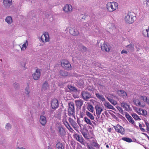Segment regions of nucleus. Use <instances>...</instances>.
<instances>
[{
    "label": "nucleus",
    "mask_w": 149,
    "mask_h": 149,
    "mask_svg": "<svg viewBox=\"0 0 149 149\" xmlns=\"http://www.w3.org/2000/svg\"><path fill=\"white\" fill-rule=\"evenodd\" d=\"M147 100V98L144 96H139L137 97V99L134 100V103L136 106H140L143 107L145 106V102Z\"/></svg>",
    "instance_id": "1"
},
{
    "label": "nucleus",
    "mask_w": 149,
    "mask_h": 149,
    "mask_svg": "<svg viewBox=\"0 0 149 149\" xmlns=\"http://www.w3.org/2000/svg\"><path fill=\"white\" fill-rule=\"evenodd\" d=\"M133 14V13L131 12H129L125 14L124 19L126 23L130 24L134 22L136 17L134 16Z\"/></svg>",
    "instance_id": "2"
},
{
    "label": "nucleus",
    "mask_w": 149,
    "mask_h": 149,
    "mask_svg": "<svg viewBox=\"0 0 149 149\" xmlns=\"http://www.w3.org/2000/svg\"><path fill=\"white\" fill-rule=\"evenodd\" d=\"M118 3L115 2H109L106 4V8L110 12H113L118 8Z\"/></svg>",
    "instance_id": "3"
},
{
    "label": "nucleus",
    "mask_w": 149,
    "mask_h": 149,
    "mask_svg": "<svg viewBox=\"0 0 149 149\" xmlns=\"http://www.w3.org/2000/svg\"><path fill=\"white\" fill-rule=\"evenodd\" d=\"M68 116H72L75 119L74 104L72 102H70L68 103Z\"/></svg>",
    "instance_id": "4"
},
{
    "label": "nucleus",
    "mask_w": 149,
    "mask_h": 149,
    "mask_svg": "<svg viewBox=\"0 0 149 149\" xmlns=\"http://www.w3.org/2000/svg\"><path fill=\"white\" fill-rule=\"evenodd\" d=\"M40 40L43 42H49V37L47 32L44 33L40 37Z\"/></svg>",
    "instance_id": "5"
},
{
    "label": "nucleus",
    "mask_w": 149,
    "mask_h": 149,
    "mask_svg": "<svg viewBox=\"0 0 149 149\" xmlns=\"http://www.w3.org/2000/svg\"><path fill=\"white\" fill-rule=\"evenodd\" d=\"M58 134L62 138L64 137L66 134V132L64 128L62 127H58Z\"/></svg>",
    "instance_id": "6"
},
{
    "label": "nucleus",
    "mask_w": 149,
    "mask_h": 149,
    "mask_svg": "<svg viewBox=\"0 0 149 149\" xmlns=\"http://www.w3.org/2000/svg\"><path fill=\"white\" fill-rule=\"evenodd\" d=\"M95 109L96 111V114L98 118L100 117V115L102 111L104 110L103 107H102L100 105H97L95 107Z\"/></svg>",
    "instance_id": "7"
},
{
    "label": "nucleus",
    "mask_w": 149,
    "mask_h": 149,
    "mask_svg": "<svg viewBox=\"0 0 149 149\" xmlns=\"http://www.w3.org/2000/svg\"><path fill=\"white\" fill-rule=\"evenodd\" d=\"M74 137L76 140L80 142L81 144L85 145V142L83 137L81 135H79L77 134H75L74 135Z\"/></svg>",
    "instance_id": "8"
},
{
    "label": "nucleus",
    "mask_w": 149,
    "mask_h": 149,
    "mask_svg": "<svg viewBox=\"0 0 149 149\" xmlns=\"http://www.w3.org/2000/svg\"><path fill=\"white\" fill-rule=\"evenodd\" d=\"M116 131L118 133L123 135L125 133V130L123 128L119 125H117L116 126L114 127Z\"/></svg>",
    "instance_id": "9"
},
{
    "label": "nucleus",
    "mask_w": 149,
    "mask_h": 149,
    "mask_svg": "<svg viewBox=\"0 0 149 149\" xmlns=\"http://www.w3.org/2000/svg\"><path fill=\"white\" fill-rule=\"evenodd\" d=\"M41 72L39 69H37L34 73L33 74V78L35 80H38L40 76Z\"/></svg>",
    "instance_id": "10"
},
{
    "label": "nucleus",
    "mask_w": 149,
    "mask_h": 149,
    "mask_svg": "<svg viewBox=\"0 0 149 149\" xmlns=\"http://www.w3.org/2000/svg\"><path fill=\"white\" fill-rule=\"evenodd\" d=\"M51 105L52 109H57L59 106L58 100L56 99H53L52 101Z\"/></svg>",
    "instance_id": "11"
},
{
    "label": "nucleus",
    "mask_w": 149,
    "mask_h": 149,
    "mask_svg": "<svg viewBox=\"0 0 149 149\" xmlns=\"http://www.w3.org/2000/svg\"><path fill=\"white\" fill-rule=\"evenodd\" d=\"M101 47L102 51L109 52L110 49V46L109 45L106 44L104 42L103 44H101Z\"/></svg>",
    "instance_id": "12"
},
{
    "label": "nucleus",
    "mask_w": 149,
    "mask_h": 149,
    "mask_svg": "<svg viewBox=\"0 0 149 149\" xmlns=\"http://www.w3.org/2000/svg\"><path fill=\"white\" fill-rule=\"evenodd\" d=\"M81 95L83 99L85 100L90 98L91 97V95L89 93L85 91L82 92Z\"/></svg>",
    "instance_id": "13"
},
{
    "label": "nucleus",
    "mask_w": 149,
    "mask_h": 149,
    "mask_svg": "<svg viewBox=\"0 0 149 149\" xmlns=\"http://www.w3.org/2000/svg\"><path fill=\"white\" fill-rule=\"evenodd\" d=\"M68 120L71 125L74 128L76 129L78 128V126L77 123L71 117L69 118Z\"/></svg>",
    "instance_id": "14"
},
{
    "label": "nucleus",
    "mask_w": 149,
    "mask_h": 149,
    "mask_svg": "<svg viewBox=\"0 0 149 149\" xmlns=\"http://www.w3.org/2000/svg\"><path fill=\"white\" fill-rule=\"evenodd\" d=\"M75 102L77 109H80L83 103V100H77L75 101Z\"/></svg>",
    "instance_id": "15"
},
{
    "label": "nucleus",
    "mask_w": 149,
    "mask_h": 149,
    "mask_svg": "<svg viewBox=\"0 0 149 149\" xmlns=\"http://www.w3.org/2000/svg\"><path fill=\"white\" fill-rule=\"evenodd\" d=\"M72 8V6L70 4H66L63 8V10L66 12H70Z\"/></svg>",
    "instance_id": "16"
},
{
    "label": "nucleus",
    "mask_w": 149,
    "mask_h": 149,
    "mask_svg": "<svg viewBox=\"0 0 149 149\" xmlns=\"http://www.w3.org/2000/svg\"><path fill=\"white\" fill-rule=\"evenodd\" d=\"M84 122L88 125L92 126L93 125L92 123L95 125H96L95 122L91 121V119H88L87 117L85 116L84 117Z\"/></svg>",
    "instance_id": "17"
},
{
    "label": "nucleus",
    "mask_w": 149,
    "mask_h": 149,
    "mask_svg": "<svg viewBox=\"0 0 149 149\" xmlns=\"http://www.w3.org/2000/svg\"><path fill=\"white\" fill-rule=\"evenodd\" d=\"M40 122L42 125H45L47 122L46 117L44 116H40Z\"/></svg>",
    "instance_id": "18"
},
{
    "label": "nucleus",
    "mask_w": 149,
    "mask_h": 149,
    "mask_svg": "<svg viewBox=\"0 0 149 149\" xmlns=\"http://www.w3.org/2000/svg\"><path fill=\"white\" fill-rule=\"evenodd\" d=\"M3 4L4 6L6 8H8L12 5V0H4Z\"/></svg>",
    "instance_id": "19"
},
{
    "label": "nucleus",
    "mask_w": 149,
    "mask_h": 149,
    "mask_svg": "<svg viewBox=\"0 0 149 149\" xmlns=\"http://www.w3.org/2000/svg\"><path fill=\"white\" fill-rule=\"evenodd\" d=\"M69 33L71 34L73 36L77 35L79 32L77 29L71 28L69 29Z\"/></svg>",
    "instance_id": "20"
},
{
    "label": "nucleus",
    "mask_w": 149,
    "mask_h": 149,
    "mask_svg": "<svg viewBox=\"0 0 149 149\" xmlns=\"http://www.w3.org/2000/svg\"><path fill=\"white\" fill-rule=\"evenodd\" d=\"M125 48L126 49L128 52H132L134 49V45L131 44H130L126 46Z\"/></svg>",
    "instance_id": "21"
},
{
    "label": "nucleus",
    "mask_w": 149,
    "mask_h": 149,
    "mask_svg": "<svg viewBox=\"0 0 149 149\" xmlns=\"http://www.w3.org/2000/svg\"><path fill=\"white\" fill-rule=\"evenodd\" d=\"M118 95L123 97H126L127 94L126 92L123 90H119L117 92Z\"/></svg>",
    "instance_id": "22"
},
{
    "label": "nucleus",
    "mask_w": 149,
    "mask_h": 149,
    "mask_svg": "<svg viewBox=\"0 0 149 149\" xmlns=\"http://www.w3.org/2000/svg\"><path fill=\"white\" fill-rule=\"evenodd\" d=\"M126 117L130 123H131L132 124L135 125L134 120L129 114H126Z\"/></svg>",
    "instance_id": "23"
},
{
    "label": "nucleus",
    "mask_w": 149,
    "mask_h": 149,
    "mask_svg": "<svg viewBox=\"0 0 149 149\" xmlns=\"http://www.w3.org/2000/svg\"><path fill=\"white\" fill-rule=\"evenodd\" d=\"M30 90L29 86L26 87L25 88V94L26 95V97H27L29 98L30 97Z\"/></svg>",
    "instance_id": "24"
},
{
    "label": "nucleus",
    "mask_w": 149,
    "mask_h": 149,
    "mask_svg": "<svg viewBox=\"0 0 149 149\" xmlns=\"http://www.w3.org/2000/svg\"><path fill=\"white\" fill-rule=\"evenodd\" d=\"M56 149H64V147L62 143L58 142L56 145Z\"/></svg>",
    "instance_id": "25"
},
{
    "label": "nucleus",
    "mask_w": 149,
    "mask_h": 149,
    "mask_svg": "<svg viewBox=\"0 0 149 149\" xmlns=\"http://www.w3.org/2000/svg\"><path fill=\"white\" fill-rule=\"evenodd\" d=\"M49 88V85L48 83L46 81H45L42 85V91H44L48 89Z\"/></svg>",
    "instance_id": "26"
},
{
    "label": "nucleus",
    "mask_w": 149,
    "mask_h": 149,
    "mask_svg": "<svg viewBox=\"0 0 149 149\" xmlns=\"http://www.w3.org/2000/svg\"><path fill=\"white\" fill-rule=\"evenodd\" d=\"M96 97L99 99L102 102L105 101V99L103 96L98 93H97L95 94Z\"/></svg>",
    "instance_id": "27"
},
{
    "label": "nucleus",
    "mask_w": 149,
    "mask_h": 149,
    "mask_svg": "<svg viewBox=\"0 0 149 149\" xmlns=\"http://www.w3.org/2000/svg\"><path fill=\"white\" fill-rule=\"evenodd\" d=\"M121 106L125 110L127 111L129 108V106L125 102L122 103Z\"/></svg>",
    "instance_id": "28"
},
{
    "label": "nucleus",
    "mask_w": 149,
    "mask_h": 149,
    "mask_svg": "<svg viewBox=\"0 0 149 149\" xmlns=\"http://www.w3.org/2000/svg\"><path fill=\"white\" fill-rule=\"evenodd\" d=\"M86 114L88 118H89L91 120H94V117L93 115L89 112L86 111Z\"/></svg>",
    "instance_id": "29"
},
{
    "label": "nucleus",
    "mask_w": 149,
    "mask_h": 149,
    "mask_svg": "<svg viewBox=\"0 0 149 149\" xmlns=\"http://www.w3.org/2000/svg\"><path fill=\"white\" fill-rule=\"evenodd\" d=\"M67 118L68 117L66 114L64 115L63 116V122L64 125L69 123L67 121L68 119Z\"/></svg>",
    "instance_id": "30"
},
{
    "label": "nucleus",
    "mask_w": 149,
    "mask_h": 149,
    "mask_svg": "<svg viewBox=\"0 0 149 149\" xmlns=\"http://www.w3.org/2000/svg\"><path fill=\"white\" fill-rule=\"evenodd\" d=\"M5 21L9 24H11L13 22L12 18L10 16L7 17L5 19Z\"/></svg>",
    "instance_id": "31"
},
{
    "label": "nucleus",
    "mask_w": 149,
    "mask_h": 149,
    "mask_svg": "<svg viewBox=\"0 0 149 149\" xmlns=\"http://www.w3.org/2000/svg\"><path fill=\"white\" fill-rule=\"evenodd\" d=\"M28 45V41L26 40L25 43L22 45V47H21L22 50H24L26 48Z\"/></svg>",
    "instance_id": "32"
},
{
    "label": "nucleus",
    "mask_w": 149,
    "mask_h": 149,
    "mask_svg": "<svg viewBox=\"0 0 149 149\" xmlns=\"http://www.w3.org/2000/svg\"><path fill=\"white\" fill-rule=\"evenodd\" d=\"M60 74L61 76H65L68 75V73L65 71L61 70L60 71Z\"/></svg>",
    "instance_id": "33"
},
{
    "label": "nucleus",
    "mask_w": 149,
    "mask_h": 149,
    "mask_svg": "<svg viewBox=\"0 0 149 149\" xmlns=\"http://www.w3.org/2000/svg\"><path fill=\"white\" fill-rule=\"evenodd\" d=\"M68 88L70 91L72 92H76L77 91L76 88L75 87L71 85H68Z\"/></svg>",
    "instance_id": "34"
},
{
    "label": "nucleus",
    "mask_w": 149,
    "mask_h": 149,
    "mask_svg": "<svg viewBox=\"0 0 149 149\" xmlns=\"http://www.w3.org/2000/svg\"><path fill=\"white\" fill-rule=\"evenodd\" d=\"M122 139L127 142L130 143L132 141V139L128 137H123L122 138Z\"/></svg>",
    "instance_id": "35"
},
{
    "label": "nucleus",
    "mask_w": 149,
    "mask_h": 149,
    "mask_svg": "<svg viewBox=\"0 0 149 149\" xmlns=\"http://www.w3.org/2000/svg\"><path fill=\"white\" fill-rule=\"evenodd\" d=\"M91 144L93 147H96L97 148H99L100 147V145L98 144L97 142L93 141Z\"/></svg>",
    "instance_id": "36"
},
{
    "label": "nucleus",
    "mask_w": 149,
    "mask_h": 149,
    "mask_svg": "<svg viewBox=\"0 0 149 149\" xmlns=\"http://www.w3.org/2000/svg\"><path fill=\"white\" fill-rule=\"evenodd\" d=\"M68 63H69V61L66 60H63L61 62V64L63 67H64V66Z\"/></svg>",
    "instance_id": "37"
},
{
    "label": "nucleus",
    "mask_w": 149,
    "mask_h": 149,
    "mask_svg": "<svg viewBox=\"0 0 149 149\" xmlns=\"http://www.w3.org/2000/svg\"><path fill=\"white\" fill-rule=\"evenodd\" d=\"M132 116L136 120H140L141 119L136 113H134L132 115Z\"/></svg>",
    "instance_id": "38"
},
{
    "label": "nucleus",
    "mask_w": 149,
    "mask_h": 149,
    "mask_svg": "<svg viewBox=\"0 0 149 149\" xmlns=\"http://www.w3.org/2000/svg\"><path fill=\"white\" fill-rule=\"evenodd\" d=\"M108 100L112 104L114 105H116L117 104V102L116 101L110 98H108Z\"/></svg>",
    "instance_id": "39"
},
{
    "label": "nucleus",
    "mask_w": 149,
    "mask_h": 149,
    "mask_svg": "<svg viewBox=\"0 0 149 149\" xmlns=\"http://www.w3.org/2000/svg\"><path fill=\"white\" fill-rule=\"evenodd\" d=\"M143 35L145 37H148V29H144L143 31Z\"/></svg>",
    "instance_id": "40"
},
{
    "label": "nucleus",
    "mask_w": 149,
    "mask_h": 149,
    "mask_svg": "<svg viewBox=\"0 0 149 149\" xmlns=\"http://www.w3.org/2000/svg\"><path fill=\"white\" fill-rule=\"evenodd\" d=\"M94 108L91 105H89L87 107V109L90 112H93Z\"/></svg>",
    "instance_id": "41"
},
{
    "label": "nucleus",
    "mask_w": 149,
    "mask_h": 149,
    "mask_svg": "<svg viewBox=\"0 0 149 149\" xmlns=\"http://www.w3.org/2000/svg\"><path fill=\"white\" fill-rule=\"evenodd\" d=\"M147 114V112L145 110L141 109V115L143 116H146Z\"/></svg>",
    "instance_id": "42"
},
{
    "label": "nucleus",
    "mask_w": 149,
    "mask_h": 149,
    "mask_svg": "<svg viewBox=\"0 0 149 149\" xmlns=\"http://www.w3.org/2000/svg\"><path fill=\"white\" fill-rule=\"evenodd\" d=\"M65 125L67 127V128L70 131V132H72L73 131L72 128L70 126L69 123Z\"/></svg>",
    "instance_id": "43"
},
{
    "label": "nucleus",
    "mask_w": 149,
    "mask_h": 149,
    "mask_svg": "<svg viewBox=\"0 0 149 149\" xmlns=\"http://www.w3.org/2000/svg\"><path fill=\"white\" fill-rule=\"evenodd\" d=\"M66 69H70L71 68V65L70 63H68L63 67Z\"/></svg>",
    "instance_id": "44"
},
{
    "label": "nucleus",
    "mask_w": 149,
    "mask_h": 149,
    "mask_svg": "<svg viewBox=\"0 0 149 149\" xmlns=\"http://www.w3.org/2000/svg\"><path fill=\"white\" fill-rule=\"evenodd\" d=\"M141 109L136 108V112L139 114L141 115Z\"/></svg>",
    "instance_id": "45"
},
{
    "label": "nucleus",
    "mask_w": 149,
    "mask_h": 149,
    "mask_svg": "<svg viewBox=\"0 0 149 149\" xmlns=\"http://www.w3.org/2000/svg\"><path fill=\"white\" fill-rule=\"evenodd\" d=\"M104 102V105L105 107H107L108 108L110 104L109 102L105 101V100Z\"/></svg>",
    "instance_id": "46"
},
{
    "label": "nucleus",
    "mask_w": 149,
    "mask_h": 149,
    "mask_svg": "<svg viewBox=\"0 0 149 149\" xmlns=\"http://www.w3.org/2000/svg\"><path fill=\"white\" fill-rule=\"evenodd\" d=\"M6 128L7 130L10 129L11 128L10 125L9 123L7 124L6 126Z\"/></svg>",
    "instance_id": "47"
},
{
    "label": "nucleus",
    "mask_w": 149,
    "mask_h": 149,
    "mask_svg": "<svg viewBox=\"0 0 149 149\" xmlns=\"http://www.w3.org/2000/svg\"><path fill=\"white\" fill-rule=\"evenodd\" d=\"M93 147V146L91 144L87 146V148L88 149H95Z\"/></svg>",
    "instance_id": "48"
},
{
    "label": "nucleus",
    "mask_w": 149,
    "mask_h": 149,
    "mask_svg": "<svg viewBox=\"0 0 149 149\" xmlns=\"http://www.w3.org/2000/svg\"><path fill=\"white\" fill-rule=\"evenodd\" d=\"M89 26V25L88 24L85 23V24H84V28H85L86 30H88L87 27H88Z\"/></svg>",
    "instance_id": "49"
},
{
    "label": "nucleus",
    "mask_w": 149,
    "mask_h": 149,
    "mask_svg": "<svg viewBox=\"0 0 149 149\" xmlns=\"http://www.w3.org/2000/svg\"><path fill=\"white\" fill-rule=\"evenodd\" d=\"M107 108L113 110H114L115 109L114 107L113 106L111 105V104H110V105H109V106Z\"/></svg>",
    "instance_id": "50"
},
{
    "label": "nucleus",
    "mask_w": 149,
    "mask_h": 149,
    "mask_svg": "<svg viewBox=\"0 0 149 149\" xmlns=\"http://www.w3.org/2000/svg\"><path fill=\"white\" fill-rule=\"evenodd\" d=\"M145 124L147 127V131H149V123L146 122Z\"/></svg>",
    "instance_id": "51"
},
{
    "label": "nucleus",
    "mask_w": 149,
    "mask_h": 149,
    "mask_svg": "<svg viewBox=\"0 0 149 149\" xmlns=\"http://www.w3.org/2000/svg\"><path fill=\"white\" fill-rule=\"evenodd\" d=\"M81 48H82L81 50L85 52L86 50V48L84 46H81Z\"/></svg>",
    "instance_id": "52"
},
{
    "label": "nucleus",
    "mask_w": 149,
    "mask_h": 149,
    "mask_svg": "<svg viewBox=\"0 0 149 149\" xmlns=\"http://www.w3.org/2000/svg\"><path fill=\"white\" fill-rule=\"evenodd\" d=\"M83 135L85 138L88 139L87 134L86 133H83Z\"/></svg>",
    "instance_id": "53"
},
{
    "label": "nucleus",
    "mask_w": 149,
    "mask_h": 149,
    "mask_svg": "<svg viewBox=\"0 0 149 149\" xmlns=\"http://www.w3.org/2000/svg\"><path fill=\"white\" fill-rule=\"evenodd\" d=\"M84 113L83 112H80V116L81 118H83L84 116Z\"/></svg>",
    "instance_id": "54"
},
{
    "label": "nucleus",
    "mask_w": 149,
    "mask_h": 149,
    "mask_svg": "<svg viewBox=\"0 0 149 149\" xmlns=\"http://www.w3.org/2000/svg\"><path fill=\"white\" fill-rule=\"evenodd\" d=\"M127 51L125 50H123L121 52V54H124V53H125V54H127Z\"/></svg>",
    "instance_id": "55"
},
{
    "label": "nucleus",
    "mask_w": 149,
    "mask_h": 149,
    "mask_svg": "<svg viewBox=\"0 0 149 149\" xmlns=\"http://www.w3.org/2000/svg\"><path fill=\"white\" fill-rule=\"evenodd\" d=\"M19 86V84H18V83H15V84L14 85V86L16 88H17V87H16V86Z\"/></svg>",
    "instance_id": "56"
},
{
    "label": "nucleus",
    "mask_w": 149,
    "mask_h": 149,
    "mask_svg": "<svg viewBox=\"0 0 149 149\" xmlns=\"http://www.w3.org/2000/svg\"><path fill=\"white\" fill-rule=\"evenodd\" d=\"M146 5L147 6H149V0H146Z\"/></svg>",
    "instance_id": "57"
},
{
    "label": "nucleus",
    "mask_w": 149,
    "mask_h": 149,
    "mask_svg": "<svg viewBox=\"0 0 149 149\" xmlns=\"http://www.w3.org/2000/svg\"><path fill=\"white\" fill-rule=\"evenodd\" d=\"M141 130V131L142 132H144L145 131V130L143 128H141V129H140Z\"/></svg>",
    "instance_id": "58"
},
{
    "label": "nucleus",
    "mask_w": 149,
    "mask_h": 149,
    "mask_svg": "<svg viewBox=\"0 0 149 149\" xmlns=\"http://www.w3.org/2000/svg\"><path fill=\"white\" fill-rule=\"evenodd\" d=\"M119 109H120V111H121V113H122V112H123V111L122 109L121 108H120Z\"/></svg>",
    "instance_id": "59"
},
{
    "label": "nucleus",
    "mask_w": 149,
    "mask_h": 149,
    "mask_svg": "<svg viewBox=\"0 0 149 149\" xmlns=\"http://www.w3.org/2000/svg\"><path fill=\"white\" fill-rule=\"evenodd\" d=\"M77 123L78 124L80 125V121L79 120V119L78 118L77 120Z\"/></svg>",
    "instance_id": "60"
},
{
    "label": "nucleus",
    "mask_w": 149,
    "mask_h": 149,
    "mask_svg": "<svg viewBox=\"0 0 149 149\" xmlns=\"http://www.w3.org/2000/svg\"><path fill=\"white\" fill-rule=\"evenodd\" d=\"M148 104H149V98L147 99V101L146 102Z\"/></svg>",
    "instance_id": "61"
},
{
    "label": "nucleus",
    "mask_w": 149,
    "mask_h": 149,
    "mask_svg": "<svg viewBox=\"0 0 149 149\" xmlns=\"http://www.w3.org/2000/svg\"><path fill=\"white\" fill-rule=\"evenodd\" d=\"M49 112H50V113H51H51H53V110H51L49 111Z\"/></svg>",
    "instance_id": "62"
},
{
    "label": "nucleus",
    "mask_w": 149,
    "mask_h": 149,
    "mask_svg": "<svg viewBox=\"0 0 149 149\" xmlns=\"http://www.w3.org/2000/svg\"><path fill=\"white\" fill-rule=\"evenodd\" d=\"M148 37L149 38V27L148 28Z\"/></svg>",
    "instance_id": "63"
},
{
    "label": "nucleus",
    "mask_w": 149,
    "mask_h": 149,
    "mask_svg": "<svg viewBox=\"0 0 149 149\" xmlns=\"http://www.w3.org/2000/svg\"><path fill=\"white\" fill-rule=\"evenodd\" d=\"M16 149H25L23 148H19V147H18L17 148H16Z\"/></svg>",
    "instance_id": "64"
}]
</instances>
